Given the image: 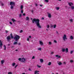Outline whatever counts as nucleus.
Instances as JSON below:
<instances>
[{"instance_id": "obj_31", "label": "nucleus", "mask_w": 74, "mask_h": 74, "mask_svg": "<svg viewBox=\"0 0 74 74\" xmlns=\"http://www.w3.org/2000/svg\"><path fill=\"white\" fill-rule=\"evenodd\" d=\"M56 25H54L53 26V28L55 29V28H56Z\"/></svg>"}, {"instance_id": "obj_35", "label": "nucleus", "mask_w": 74, "mask_h": 74, "mask_svg": "<svg viewBox=\"0 0 74 74\" xmlns=\"http://www.w3.org/2000/svg\"><path fill=\"white\" fill-rule=\"evenodd\" d=\"M23 32V30H21L20 31V33H22Z\"/></svg>"}, {"instance_id": "obj_4", "label": "nucleus", "mask_w": 74, "mask_h": 74, "mask_svg": "<svg viewBox=\"0 0 74 74\" xmlns=\"http://www.w3.org/2000/svg\"><path fill=\"white\" fill-rule=\"evenodd\" d=\"M62 52H65V51H66V53H67L68 52H69V49L68 48H66V49L64 48H62Z\"/></svg>"}, {"instance_id": "obj_2", "label": "nucleus", "mask_w": 74, "mask_h": 74, "mask_svg": "<svg viewBox=\"0 0 74 74\" xmlns=\"http://www.w3.org/2000/svg\"><path fill=\"white\" fill-rule=\"evenodd\" d=\"M10 37L12 39L14 38L16 41H17L19 40V39L20 38V36L17 35H16L15 36L14 38V36H12V34H10Z\"/></svg>"}, {"instance_id": "obj_63", "label": "nucleus", "mask_w": 74, "mask_h": 74, "mask_svg": "<svg viewBox=\"0 0 74 74\" xmlns=\"http://www.w3.org/2000/svg\"><path fill=\"white\" fill-rule=\"evenodd\" d=\"M16 51H18V49H16L15 50Z\"/></svg>"}, {"instance_id": "obj_9", "label": "nucleus", "mask_w": 74, "mask_h": 74, "mask_svg": "<svg viewBox=\"0 0 74 74\" xmlns=\"http://www.w3.org/2000/svg\"><path fill=\"white\" fill-rule=\"evenodd\" d=\"M68 5H69L70 7H71V6H72V5H73V3H72V2H69Z\"/></svg>"}, {"instance_id": "obj_7", "label": "nucleus", "mask_w": 74, "mask_h": 74, "mask_svg": "<svg viewBox=\"0 0 74 74\" xmlns=\"http://www.w3.org/2000/svg\"><path fill=\"white\" fill-rule=\"evenodd\" d=\"M57 63L59 65V66H60V65H62V63L61 62H60V61H57Z\"/></svg>"}, {"instance_id": "obj_19", "label": "nucleus", "mask_w": 74, "mask_h": 74, "mask_svg": "<svg viewBox=\"0 0 74 74\" xmlns=\"http://www.w3.org/2000/svg\"><path fill=\"white\" fill-rule=\"evenodd\" d=\"M14 45H17L18 44V42H15L13 43Z\"/></svg>"}, {"instance_id": "obj_14", "label": "nucleus", "mask_w": 74, "mask_h": 74, "mask_svg": "<svg viewBox=\"0 0 74 74\" xmlns=\"http://www.w3.org/2000/svg\"><path fill=\"white\" fill-rule=\"evenodd\" d=\"M11 20L13 21V23H14L15 22H16V21L15 20L14 18H12L11 19Z\"/></svg>"}, {"instance_id": "obj_32", "label": "nucleus", "mask_w": 74, "mask_h": 74, "mask_svg": "<svg viewBox=\"0 0 74 74\" xmlns=\"http://www.w3.org/2000/svg\"><path fill=\"white\" fill-rule=\"evenodd\" d=\"M18 60L19 61H21H21L22 59H21V58H18Z\"/></svg>"}, {"instance_id": "obj_50", "label": "nucleus", "mask_w": 74, "mask_h": 74, "mask_svg": "<svg viewBox=\"0 0 74 74\" xmlns=\"http://www.w3.org/2000/svg\"><path fill=\"white\" fill-rule=\"evenodd\" d=\"M27 41H29V38H27Z\"/></svg>"}, {"instance_id": "obj_36", "label": "nucleus", "mask_w": 74, "mask_h": 74, "mask_svg": "<svg viewBox=\"0 0 74 74\" xmlns=\"http://www.w3.org/2000/svg\"><path fill=\"white\" fill-rule=\"evenodd\" d=\"M70 22H73V19H71L70 20Z\"/></svg>"}, {"instance_id": "obj_48", "label": "nucleus", "mask_w": 74, "mask_h": 74, "mask_svg": "<svg viewBox=\"0 0 74 74\" xmlns=\"http://www.w3.org/2000/svg\"><path fill=\"white\" fill-rule=\"evenodd\" d=\"M10 24L11 25L12 24V23L11 22H10Z\"/></svg>"}, {"instance_id": "obj_27", "label": "nucleus", "mask_w": 74, "mask_h": 74, "mask_svg": "<svg viewBox=\"0 0 74 74\" xmlns=\"http://www.w3.org/2000/svg\"><path fill=\"white\" fill-rule=\"evenodd\" d=\"M4 50H6V46H5V45H4Z\"/></svg>"}, {"instance_id": "obj_18", "label": "nucleus", "mask_w": 74, "mask_h": 74, "mask_svg": "<svg viewBox=\"0 0 74 74\" xmlns=\"http://www.w3.org/2000/svg\"><path fill=\"white\" fill-rule=\"evenodd\" d=\"M26 21H29V17L27 16L26 17Z\"/></svg>"}, {"instance_id": "obj_22", "label": "nucleus", "mask_w": 74, "mask_h": 74, "mask_svg": "<svg viewBox=\"0 0 74 74\" xmlns=\"http://www.w3.org/2000/svg\"><path fill=\"white\" fill-rule=\"evenodd\" d=\"M12 66H13V67L15 65V63L14 62L12 64Z\"/></svg>"}, {"instance_id": "obj_40", "label": "nucleus", "mask_w": 74, "mask_h": 74, "mask_svg": "<svg viewBox=\"0 0 74 74\" xmlns=\"http://www.w3.org/2000/svg\"><path fill=\"white\" fill-rule=\"evenodd\" d=\"M37 66L38 67V68H40V67H41V66H40L38 65H37Z\"/></svg>"}, {"instance_id": "obj_64", "label": "nucleus", "mask_w": 74, "mask_h": 74, "mask_svg": "<svg viewBox=\"0 0 74 74\" xmlns=\"http://www.w3.org/2000/svg\"><path fill=\"white\" fill-rule=\"evenodd\" d=\"M46 30H47V31H48L49 30L47 29H46Z\"/></svg>"}, {"instance_id": "obj_53", "label": "nucleus", "mask_w": 74, "mask_h": 74, "mask_svg": "<svg viewBox=\"0 0 74 74\" xmlns=\"http://www.w3.org/2000/svg\"><path fill=\"white\" fill-rule=\"evenodd\" d=\"M1 5L2 6H3V5H4V4H3V3H1Z\"/></svg>"}, {"instance_id": "obj_10", "label": "nucleus", "mask_w": 74, "mask_h": 74, "mask_svg": "<svg viewBox=\"0 0 74 74\" xmlns=\"http://www.w3.org/2000/svg\"><path fill=\"white\" fill-rule=\"evenodd\" d=\"M25 59L24 58H22L21 59V62H23V63H25Z\"/></svg>"}, {"instance_id": "obj_21", "label": "nucleus", "mask_w": 74, "mask_h": 74, "mask_svg": "<svg viewBox=\"0 0 74 74\" xmlns=\"http://www.w3.org/2000/svg\"><path fill=\"white\" fill-rule=\"evenodd\" d=\"M51 64H52V63L51 62H49V63L48 64V66H50V65H51Z\"/></svg>"}, {"instance_id": "obj_37", "label": "nucleus", "mask_w": 74, "mask_h": 74, "mask_svg": "<svg viewBox=\"0 0 74 74\" xmlns=\"http://www.w3.org/2000/svg\"><path fill=\"white\" fill-rule=\"evenodd\" d=\"M8 74H12V72H9L8 73Z\"/></svg>"}, {"instance_id": "obj_42", "label": "nucleus", "mask_w": 74, "mask_h": 74, "mask_svg": "<svg viewBox=\"0 0 74 74\" xmlns=\"http://www.w3.org/2000/svg\"><path fill=\"white\" fill-rule=\"evenodd\" d=\"M53 53H54V52H52L51 53V55H52V54H53Z\"/></svg>"}, {"instance_id": "obj_3", "label": "nucleus", "mask_w": 74, "mask_h": 74, "mask_svg": "<svg viewBox=\"0 0 74 74\" xmlns=\"http://www.w3.org/2000/svg\"><path fill=\"white\" fill-rule=\"evenodd\" d=\"M10 5H11V9L12 10V9H13V8H14V6H15V2L11 1L10 2Z\"/></svg>"}, {"instance_id": "obj_57", "label": "nucleus", "mask_w": 74, "mask_h": 74, "mask_svg": "<svg viewBox=\"0 0 74 74\" xmlns=\"http://www.w3.org/2000/svg\"><path fill=\"white\" fill-rule=\"evenodd\" d=\"M63 63L64 64H66V62H64Z\"/></svg>"}, {"instance_id": "obj_45", "label": "nucleus", "mask_w": 74, "mask_h": 74, "mask_svg": "<svg viewBox=\"0 0 74 74\" xmlns=\"http://www.w3.org/2000/svg\"><path fill=\"white\" fill-rule=\"evenodd\" d=\"M25 15H26L25 13H23V16H25Z\"/></svg>"}, {"instance_id": "obj_1", "label": "nucleus", "mask_w": 74, "mask_h": 74, "mask_svg": "<svg viewBox=\"0 0 74 74\" xmlns=\"http://www.w3.org/2000/svg\"><path fill=\"white\" fill-rule=\"evenodd\" d=\"M32 23H34V22H35V23L36 24V26H38L39 28H41V26L40 24V20L38 19L34 18L32 20Z\"/></svg>"}, {"instance_id": "obj_49", "label": "nucleus", "mask_w": 74, "mask_h": 74, "mask_svg": "<svg viewBox=\"0 0 74 74\" xmlns=\"http://www.w3.org/2000/svg\"><path fill=\"white\" fill-rule=\"evenodd\" d=\"M53 27V25H51V27Z\"/></svg>"}, {"instance_id": "obj_5", "label": "nucleus", "mask_w": 74, "mask_h": 74, "mask_svg": "<svg viewBox=\"0 0 74 74\" xmlns=\"http://www.w3.org/2000/svg\"><path fill=\"white\" fill-rule=\"evenodd\" d=\"M12 38H11V36H10L9 35L7 37V41L8 42H10Z\"/></svg>"}, {"instance_id": "obj_56", "label": "nucleus", "mask_w": 74, "mask_h": 74, "mask_svg": "<svg viewBox=\"0 0 74 74\" xmlns=\"http://www.w3.org/2000/svg\"><path fill=\"white\" fill-rule=\"evenodd\" d=\"M31 12H32V14H33V12H34L33 10H32V11H31Z\"/></svg>"}, {"instance_id": "obj_58", "label": "nucleus", "mask_w": 74, "mask_h": 74, "mask_svg": "<svg viewBox=\"0 0 74 74\" xmlns=\"http://www.w3.org/2000/svg\"><path fill=\"white\" fill-rule=\"evenodd\" d=\"M42 20H43V19H44V17H42Z\"/></svg>"}, {"instance_id": "obj_16", "label": "nucleus", "mask_w": 74, "mask_h": 74, "mask_svg": "<svg viewBox=\"0 0 74 74\" xmlns=\"http://www.w3.org/2000/svg\"><path fill=\"white\" fill-rule=\"evenodd\" d=\"M38 73H39V71H35L34 74H37Z\"/></svg>"}, {"instance_id": "obj_24", "label": "nucleus", "mask_w": 74, "mask_h": 74, "mask_svg": "<svg viewBox=\"0 0 74 74\" xmlns=\"http://www.w3.org/2000/svg\"><path fill=\"white\" fill-rule=\"evenodd\" d=\"M56 8L57 10H59V8H60L58 7H56Z\"/></svg>"}, {"instance_id": "obj_20", "label": "nucleus", "mask_w": 74, "mask_h": 74, "mask_svg": "<svg viewBox=\"0 0 74 74\" xmlns=\"http://www.w3.org/2000/svg\"><path fill=\"white\" fill-rule=\"evenodd\" d=\"M4 60H2L1 61V63L2 64H3L4 63Z\"/></svg>"}, {"instance_id": "obj_59", "label": "nucleus", "mask_w": 74, "mask_h": 74, "mask_svg": "<svg viewBox=\"0 0 74 74\" xmlns=\"http://www.w3.org/2000/svg\"><path fill=\"white\" fill-rule=\"evenodd\" d=\"M29 38H31V37H32V36H29Z\"/></svg>"}, {"instance_id": "obj_61", "label": "nucleus", "mask_w": 74, "mask_h": 74, "mask_svg": "<svg viewBox=\"0 0 74 74\" xmlns=\"http://www.w3.org/2000/svg\"><path fill=\"white\" fill-rule=\"evenodd\" d=\"M8 46H10V44H9L8 45Z\"/></svg>"}, {"instance_id": "obj_38", "label": "nucleus", "mask_w": 74, "mask_h": 74, "mask_svg": "<svg viewBox=\"0 0 74 74\" xmlns=\"http://www.w3.org/2000/svg\"><path fill=\"white\" fill-rule=\"evenodd\" d=\"M54 42H55V43H56L57 42V41L56 40H54Z\"/></svg>"}, {"instance_id": "obj_30", "label": "nucleus", "mask_w": 74, "mask_h": 74, "mask_svg": "<svg viewBox=\"0 0 74 74\" xmlns=\"http://www.w3.org/2000/svg\"><path fill=\"white\" fill-rule=\"evenodd\" d=\"M45 1L46 2V3H48V2H49V1H48V0H45Z\"/></svg>"}, {"instance_id": "obj_17", "label": "nucleus", "mask_w": 74, "mask_h": 74, "mask_svg": "<svg viewBox=\"0 0 74 74\" xmlns=\"http://www.w3.org/2000/svg\"><path fill=\"white\" fill-rule=\"evenodd\" d=\"M40 61L41 63H43L44 60H43V59H41L40 60Z\"/></svg>"}, {"instance_id": "obj_62", "label": "nucleus", "mask_w": 74, "mask_h": 74, "mask_svg": "<svg viewBox=\"0 0 74 74\" xmlns=\"http://www.w3.org/2000/svg\"><path fill=\"white\" fill-rule=\"evenodd\" d=\"M33 30H34H34H35V29H33Z\"/></svg>"}, {"instance_id": "obj_6", "label": "nucleus", "mask_w": 74, "mask_h": 74, "mask_svg": "<svg viewBox=\"0 0 74 74\" xmlns=\"http://www.w3.org/2000/svg\"><path fill=\"white\" fill-rule=\"evenodd\" d=\"M63 39L64 41H65L66 40H67V36H66V34L64 35Z\"/></svg>"}, {"instance_id": "obj_44", "label": "nucleus", "mask_w": 74, "mask_h": 74, "mask_svg": "<svg viewBox=\"0 0 74 74\" xmlns=\"http://www.w3.org/2000/svg\"><path fill=\"white\" fill-rule=\"evenodd\" d=\"M47 28L48 29V28L49 27V25H47Z\"/></svg>"}, {"instance_id": "obj_39", "label": "nucleus", "mask_w": 74, "mask_h": 74, "mask_svg": "<svg viewBox=\"0 0 74 74\" xmlns=\"http://www.w3.org/2000/svg\"><path fill=\"white\" fill-rule=\"evenodd\" d=\"M10 48H14V47L13 46H10Z\"/></svg>"}, {"instance_id": "obj_60", "label": "nucleus", "mask_w": 74, "mask_h": 74, "mask_svg": "<svg viewBox=\"0 0 74 74\" xmlns=\"http://www.w3.org/2000/svg\"><path fill=\"white\" fill-rule=\"evenodd\" d=\"M31 19L32 21H33V18H31Z\"/></svg>"}, {"instance_id": "obj_8", "label": "nucleus", "mask_w": 74, "mask_h": 74, "mask_svg": "<svg viewBox=\"0 0 74 74\" xmlns=\"http://www.w3.org/2000/svg\"><path fill=\"white\" fill-rule=\"evenodd\" d=\"M2 46H3V43L1 42V40H0V47L1 48H2Z\"/></svg>"}, {"instance_id": "obj_52", "label": "nucleus", "mask_w": 74, "mask_h": 74, "mask_svg": "<svg viewBox=\"0 0 74 74\" xmlns=\"http://www.w3.org/2000/svg\"><path fill=\"white\" fill-rule=\"evenodd\" d=\"M18 45H21V43H19L18 44Z\"/></svg>"}, {"instance_id": "obj_54", "label": "nucleus", "mask_w": 74, "mask_h": 74, "mask_svg": "<svg viewBox=\"0 0 74 74\" xmlns=\"http://www.w3.org/2000/svg\"><path fill=\"white\" fill-rule=\"evenodd\" d=\"M5 32L6 33H8V31H6Z\"/></svg>"}, {"instance_id": "obj_11", "label": "nucleus", "mask_w": 74, "mask_h": 74, "mask_svg": "<svg viewBox=\"0 0 74 74\" xmlns=\"http://www.w3.org/2000/svg\"><path fill=\"white\" fill-rule=\"evenodd\" d=\"M48 17L49 18H51V14L50 13H48Z\"/></svg>"}, {"instance_id": "obj_47", "label": "nucleus", "mask_w": 74, "mask_h": 74, "mask_svg": "<svg viewBox=\"0 0 74 74\" xmlns=\"http://www.w3.org/2000/svg\"><path fill=\"white\" fill-rule=\"evenodd\" d=\"M18 66V65H16L14 67L15 69H16V67H17Z\"/></svg>"}, {"instance_id": "obj_41", "label": "nucleus", "mask_w": 74, "mask_h": 74, "mask_svg": "<svg viewBox=\"0 0 74 74\" xmlns=\"http://www.w3.org/2000/svg\"><path fill=\"white\" fill-rule=\"evenodd\" d=\"M35 58V57L34 56H33L32 58V59H34Z\"/></svg>"}, {"instance_id": "obj_28", "label": "nucleus", "mask_w": 74, "mask_h": 74, "mask_svg": "<svg viewBox=\"0 0 74 74\" xmlns=\"http://www.w3.org/2000/svg\"><path fill=\"white\" fill-rule=\"evenodd\" d=\"M21 13L22 14H23V10L21 9Z\"/></svg>"}, {"instance_id": "obj_25", "label": "nucleus", "mask_w": 74, "mask_h": 74, "mask_svg": "<svg viewBox=\"0 0 74 74\" xmlns=\"http://www.w3.org/2000/svg\"><path fill=\"white\" fill-rule=\"evenodd\" d=\"M38 51H41V48H39L38 49Z\"/></svg>"}, {"instance_id": "obj_12", "label": "nucleus", "mask_w": 74, "mask_h": 74, "mask_svg": "<svg viewBox=\"0 0 74 74\" xmlns=\"http://www.w3.org/2000/svg\"><path fill=\"white\" fill-rule=\"evenodd\" d=\"M39 44L40 45H43V42L41 41H39Z\"/></svg>"}, {"instance_id": "obj_46", "label": "nucleus", "mask_w": 74, "mask_h": 74, "mask_svg": "<svg viewBox=\"0 0 74 74\" xmlns=\"http://www.w3.org/2000/svg\"><path fill=\"white\" fill-rule=\"evenodd\" d=\"M29 71H32V69H30V68H29Z\"/></svg>"}, {"instance_id": "obj_29", "label": "nucleus", "mask_w": 74, "mask_h": 74, "mask_svg": "<svg viewBox=\"0 0 74 74\" xmlns=\"http://www.w3.org/2000/svg\"><path fill=\"white\" fill-rule=\"evenodd\" d=\"M70 63H73L74 62V61L73 60H71L70 61Z\"/></svg>"}, {"instance_id": "obj_15", "label": "nucleus", "mask_w": 74, "mask_h": 74, "mask_svg": "<svg viewBox=\"0 0 74 74\" xmlns=\"http://www.w3.org/2000/svg\"><path fill=\"white\" fill-rule=\"evenodd\" d=\"M70 39H71V40H73V39H74V37H73V36H70Z\"/></svg>"}, {"instance_id": "obj_43", "label": "nucleus", "mask_w": 74, "mask_h": 74, "mask_svg": "<svg viewBox=\"0 0 74 74\" xmlns=\"http://www.w3.org/2000/svg\"><path fill=\"white\" fill-rule=\"evenodd\" d=\"M49 45H51V42H49Z\"/></svg>"}, {"instance_id": "obj_51", "label": "nucleus", "mask_w": 74, "mask_h": 74, "mask_svg": "<svg viewBox=\"0 0 74 74\" xmlns=\"http://www.w3.org/2000/svg\"><path fill=\"white\" fill-rule=\"evenodd\" d=\"M40 7H42V6H43V5H40Z\"/></svg>"}, {"instance_id": "obj_23", "label": "nucleus", "mask_w": 74, "mask_h": 74, "mask_svg": "<svg viewBox=\"0 0 74 74\" xmlns=\"http://www.w3.org/2000/svg\"><path fill=\"white\" fill-rule=\"evenodd\" d=\"M71 8L72 9V10H73L74 9V6H71Z\"/></svg>"}, {"instance_id": "obj_13", "label": "nucleus", "mask_w": 74, "mask_h": 74, "mask_svg": "<svg viewBox=\"0 0 74 74\" xmlns=\"http://www.w3.org/2000/svg\"><path fill=\"white\" fill-rule=\"evenodd\" d=\"M55 56L56 57H57V58H61V56H59L58 55H56Z\"/></svg>"}, {"instance_id": "obj_55", "label": "nucleus", "mask_w": 74, "mask_h": 74, "mask_svg": "<svg viewBox=\"0 0 74 74\" xmlns=\"http://www.w3.org/2000/svg\"><path fill=\"white\" fill-rule=\"evenodd\" d=\"M35 5H36V7H37V4L36 3Z\"/></svg>"}, {"instance_id": "obj_33", "label": "nucleus", "mask_w": 74, "mask_h": 74, "mask_svg": "<svg viewBox=\"0 0 74 74\" xmlns=\"http://www.w3.org/2000/svg\"><path fill=\"white\" fill-rule=\"evenodd\" d=\"M22 16V14H19V17H20V18Z\"/></svg>"}, {"instance_id": "obj_34", "label": "nucleus", "mask_w": 74, "mask_h": 74, "mask_svg": "<svg viewBox=\"0 0 74 74\" xmlns=\"http://www.w3.org/2000/svg\"><path fill=\"white\" fill-rule=\"evenodd\" d=\"M73 53V51H70L71 54H72Z\"/></svg>"}, {"instance_id": "obj_26", "label": "nucleus", "mask_w": 74, "mask_h": 74, "mask_svg": "<svg viewBox=\"0 0 74 74\" xmlns=\"http://www.w3.org/2000/svg\"><path fill=\"white\" fill-rule=\"evenodd\" d=\"M21 9L22 10V9H23V5H21Z\"/></svg>"}]
</instances>
